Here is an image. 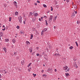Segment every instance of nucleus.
Here are the masks:
<instances>
[{
  "label": "nucleus",
  "instance_id": "obj_26",
  "mask_svg": "<svg viewBox=\"0 0 80 80\" xmlns=\"http://www.w3.org/2000/svg\"><path fill=\"white\" fill-rule=\"evenodd\" d=\"M9 22H10V21H11V20H12V17H9Z\"/></svg>",
  "mask_w": 80,
  "mask_h": 80
},
{
  "label": "nucleus",
  "instance_id": "obj_45",
  "mask_svg": "<svg viewBox=\"0 0 80 80\" xmlns=\"http://www.w3.org/2000/svg\"><path fill=\"white\" fill-rule=\"evenodd\" d=\"M50 13V11H48V12H47V13Z\"/></svg>",
  "mask_w": 80,
  "mask_h": 80
},
{
  "label": "nucleus",
  "instance_id": "obj_8",
  "mask_svg": "<svg viewBox=\"0 0 80 80\" xmlns=\"http://www.w3.org/2000/svg\"><path fill=\"white\" fill-rule=\"evenodd\" d=\"M25 61L24 60H22V61H21V63L22 65H24V63H25Z\"/></svg>",
  "mask_w": 80,
  "mask_h": 80
},
{
  "label": "nucleus",
  "instance_id": "obj_9",
  "mask_svg": "<svg viewBox=\"0 0 80 80\" xmlns=\"http://www.w3.org/2000/svg\"><path fill=\"white\" fill-rule=\"evenodd\" d=\"M57 16H56L55 17H54V22H55V21L56 20V19H57Z\"/></svg>",
  "mask_w": 80,
  "mask_h": 80
},
{
  "label": "nucleus",
  "instance_id": "obj_47",
  "mask_svg": "<svg viewBox=\"0 0 80 80\" xmlns=\"http://www.w3.org/2000/svg\"><path fill=\"white\" fill-rule=\"evenodd\" d=\"M37 56H39V54H38V53L37 54Z\"/></svg>",
  "mask_w": 80,
  "mask_h": 80
},
{
  "label": "nucleus",
  "instance_id": "obj_43",
  "mask_svg": "<svg viewBox=\"0 0 80 80\" xmlns=\"http://www.w3.org/2000/svg\"><path fill=\"white\" fill-rule=\"evenodd\" d=\"M24 24H25V21H23Z\"/></svg>",
  "mask_w": 80,
  "mask_h": 80
},
{
  "label": "nucleus",
  "instance_id": "obj_13",
  "mask_svg": "<svg viewBox=\"0 0 80 80\" xmlns=\"http://www.w3.org/2000/svg\"><path fill=\"white\" fill-rule=\"evenodd\" d=\"M29 51L30 52H31H31H32V48H30V49H29Z\"/></svg>",
  "mask_w": 80,
  "mask_h": 80
},
{
  "label": "nucleus",
  "instance_id": "obj_32",
  "mask_svg": "<svg viewBox=\"0 0 80 80\" xmlns=\"http://www.w3.org/2000/svg\"><path fill=\"white\" fill-rule=\"evenodd\" d=\"M74 67H76V68H77V64H76V65H75Z\"/></svg>",
  "mask_w": 80,
  "mask_h": 80
},
{
  "label": "nucleus",
  "instance_id": "obj_27",
  "mask_svg": "<svg viewBox=\"0 0 80 80\" xmlns=\"http://www.w3.org/2000/svg\"><path fill=\"white\" fill-rule=\"evenodd\" d=\"M3 49H4V51H5V52H6V51H7L6 48H4Z\"/></svg>",
  "mask_w": 80,
  "mask_h": 80
},
{
  "label": "nucleus",
  "instance_id": "obj_42",
  "mask_svg": "<svg viewBox=\"0 0 80 80\" xmlns=\"http://www.w3.org/2000/svg\"><path fill=\"white\" fill-rule=\"evenodd\" d=\"M69 0H66L67 2H69Z\"/></svg>",
  "mask_w": 80,
  "mask_h": 80
},
{
  "label": "nucleus",
  "instance_id": "obj_39",
  "mask_svg": "<svg viewBox=\"0 0 80 80\" xmlns=\"http://www.w3.org/2000/svg\"><path fill=\"white\" fill-rule=\"evenodd\" d=\"M20 33H23V32H22V31H21L20 32Z\"/></svg>",
  "mask_w": 80,
  "mask_h": 80
},
{
  "label": "nucleus",
  "instance_id": "obj_58",
  "mask_svg": "<svg viewBox=\"0 0 80 80\" xmlns=\"http://www.w3.org/2000/svg\"><path fill=\"white\" fill-rule=\"evenodd\" d=\"M28 72H30V71L29 69H28Z\"/></svg>",
  "mask_w": 80,
  "mask_h": 80
},
{
  "label": "nucleus",
  "instance_id": "obj_10",
  "mask_svg": "<svg viewBox=\"0 0 80 80\" xmlns=\"http://www.w3.org/2000/svg\"><path fill=\"white\" fill-rule=\"evenodd\" d=\"M14 6H17V2L14 1Z\"/></svg>",
  "mask_w": 80,
  "mask_h": 80
},
{
  "label": "nucleus",
  "instance_id": "obj_41",
  "mask_svg": "<svg viewBox=\"0 0 80 80\" xmlns=\"http://www.w3.org/2000/svg\"><path fill=\"white\" fill-rule=\"evenodd\" d=\"M54 71H55V72H57V69H54Z\"/></svg>",
  "mask_w": 80,
  "mask_h": 80
},
{
  "label": "nucleus",
  "instance_id": "obj_20",
  "mask_svg": "<svg viewBox=\"0 0 80 80\" xmlns=\"http://www.w3.org/2000/svg\"><path fill=\"white\" fill-rule=\"evenodd\" d=\"M8 39H5V42H8Z\"/></svg>",
  "mask_w": 80,
  "mask_h": 80
},
{
  "label": "nucleus",
  "instance_id": "obj_25",
  "mask_svg": "<svg viewBox=\"0 0 80 80\" xmlns=\"http://www.w3.org/2000/svg\"><path fill=\"white\" fill-rule=\"evenodd\" d=\"M31 64H32V63H30L28 66V67H29L31 65Z\"/></svg>",
  "mask_w": 80,
  "mask_h": 80
},
{
  "label": "nucleus",
  "instance_id": "obj_55",
  "mask_svg": "<svg viewBox=\"0 0 80 80\" xmlns=\"http://www.w3.org/2000/svg\"><path fill=\"white\" fill-rule=\"evenodd\" d=\"M41 18L42 20H43V17H41Z\"/></svg>",
  "mask_w": 80,
  "mask_h": 80
},
{
  "label": "nucleus",
  "instance_id": "obj_22",
  "mask_svg": "<svg viewBox=\"0 0 80 80\" xmlns=\"http://www.w3.org/2000/svg\"><path fill=\"white\" fill-rule=\"evenodd\" d=\"M43 7H45V8H47V5H46L45 4H43Z\"/></svg>",
  "mask_w": 80,
  "mask_h": 80
},
{
  "label": "nucleus",
  "instance_id": "obj_60",
  "mask_svg": "<svg viewBox=\"0 0 80 80\" xmlns=\"http://www.w3.org/2000/svg\"><path fill=\"white\" fill-rule=\"evenodd\" d=\"M7 72H5L4 73H5V74L7 73Z\"/></svg>",
  "mask_w": 80,
  "mask_h": 80
},
{
  "label": "nucleus",
  "instance_id": "obj_18",
  "mask_svg": "<svg viewBox=\"0 0 80 80\" xmlns=\"http://www.w3.org/2000/svg\"><path fill=\"white\" fill-rule=\"evenodd\" d=\"M73 48V47L72 46L69 47V49H70L71 50Z\"/></svg>",
  "mask_w": 80,
  "mask_h": 80
},
{
  "label": "nucleus",
  "instance_id": "obj_53",
  "mask_svg": "<svg viewBox=\"0 0 80 80\" xmlns=\"http://www.w3.org/2000/svg\"><path fill=\"white\" fill-rule=\"evenodd\" d=\"M14 54L17 55V52H14Z\"/></svg>",
  "mask_w": 80,
  "mask_h": 80
},
{
  "label": "nucleus",
  "instance_id": "obj_63",
  "mask_svg": "<svg viewBox=\"0 0 80 80\" xmlns=\"http://www.w3.org/2000/svg\"><path fill=\"white\" fill-rule=\"evenodd\" d=\"M16 35H18V34H17V33L16 34Z\"/></svg>",
  "mask_w": 80,
  "mask_h": 80
},
{
  "label": "nucleus",
  "instance_id": "obj_61",
  "mask_svg": "<svg viewBox=\"0 0 80 80\" xmlns=\"http://www.w3.org/2000/svg\"><path fill=\"white\" fill-rule=\"evenodd\" d=\"M28 2H30V0H28Z\"/></svg>",
  "mask_w": 80,
  "mask_h": 80
},
{
  "label": "nucleus",
  "instance_id": "obj_31",
  "mask_svg": "<svg viewBox=\"0 0 80 80\" xmlns=\"http://www.w3.org/2000/svg\"><path fill=\"white\" fill-rule=\"evenodd\" d=\"M32 21L33 22H35V19H32Z\"/></svg>",
  "mask_w": 80,
  "mask_h": 80
},
{
  "label": "nucleus",
  "instance_id": "obj_16",
  "mask_svg": "<svg viewBox=\"0 0 80 80\" xmlns=\"http://www.w3.org/2000/svg\"><path fill=\"white\" fill-rule=\"evenodd\" d=\"M16 59L17 60H19V57L18 56L16 58Z\"/></svg>",
  "mask_w": 80,
  "mask_h": 80
},
{
  "label": "nucleus",
  "instance_id": "obj_35",
  "mask_svg": "<svg viewBox=\"0 0 80 80\" xmlns=\"http://www.w3.org/2000/svg\"><path fill=\"white\" fill-rule=\"evenodd\" d=\"M30 15H32V14H33V13L32 12H30Z\"/></svg>",
  "mask_w": 80,
  "mask_h": 80
},
{
  "label": "nucleus",
  "instance_id": "obj_4",
  "mask_svg": "<svg viewBox=\"0 0 80 80\" xmlns=\"http://www.w3.org/2000/svg\"><path fill=\"white\" fill-rule=\"evenodd\" d=\"M48 70H49V71H51V72H50V73H52V72H53V70L52 69V68L50 69V68H49Z\"/></svg>",
  "mask_w": 80,
  "mask_h": 80
},
{
  "label": "nucleus",
  "instance_id": "obj_1",
  "mask_svg": "<svg viewBox=\"0 0 80 80\" xmlns=\"http://www.w3.org/2000/svg\"><path fill=\"white\" fill-rule=\"evenodd\" d=\"M18 19L19 22H20V23H22V18L21 17V16H20L18 18Z\"/></svg>",
  "mask_w": 80,
  "mask_h": 80
},
{
  "label": "nucleus",
  "instance_id": "obj_12",
  "mask_svg": "<svg viewBox=\"0 0 80 80\" xmlns=\"http://www.w3.org/2000/svg\"><path fill=\"white\" fill-rule=\"evenodd\" d=\"M45 22H46V26H48V23H47V20H45Z\"/></svg>",
  "mask_w": 80,
  "mask_h": 80
},
{
  "label": "nucleus",
  "instance_id": "obj_5",
  "mask_svg": "<svg viewBox=\"0 0 80 80\" xmlns=\"http://www.w3.org/2000/svg\"><path fill=\"white\" fill-rule=\"evenodd\" d=\"M67 68H68V67L67 66H65L64 67V70H67Z\"/></svg>",
  "mask_w": 80,
  "mask_h": 80
},
{
  "label": "nucleus",
  "instance_id": "obj_29",
  "mask_svg": "<svg viewBox=\"0 0 80 80\" xmlns=\"http://www.w3.org/2000/svg\"><path fill=\"white\" fill-rule=\"evenodd\" d=\"M77 24H79L80 23V21H78L77 22Z\"/></svg>",
  "mask_w": 80,
  "mask_h": 80
},
{
  "label": "nucleus",
  "instance_id": "obj_3",
  "mask_svg": "<svg viewBox=\"0 0 80 80\" xmlns=\"http://www.w3.org/2000/svg\"><path fill=\"white\" fill-rule=\"evenodd\" d=\"M44 58H45L46 60H48V56H47V55H45L44 56Z\"/></svg>",
  "mask_w": 80,
  "mask_h": 80
},
{
  "label": "nucleus",
  "instance_id": "obj_44",
  "mask_svg": "<svg viewBox=\"0 0 80 80\" xmlns=\"http://www.w3.org/2000/svg\"><path fill=\"white\" fill-rule=\"evenodd\" d=\"M36 75H37L36 74H35L34 75V77H35V76H36Z\"/></svg>",
  "mask_w": 80,
  "mask_h": 80
},
{
  "label": "nucleus",
  "instance_id": "obj_48",
  "mask_svg": "<svg viewBox=\"0 0 80 80\" xmlns=\"http://www.w3.org/2000/svg\"><path fill=\"white\" fill-rule=\"evenodd\" d=\"M0 78H2V75L0 74Z\"/></svg>",
  "mask_w": 80,
  "mask_h": 80
},
{
  "label": "nucleus",
  "instance_id": "obj_37",
  "mask_svg": "<svg viewBox=\"0 0 80 80\" xmlns=\"http://www.w3.org/2000/svg\"><path fill=\"white\" fill-rule=\"evenodd\" d=\"M69 70H70V68H68V70H67V71H68V72H69Z\"/></svg>",
  "mask_w": 80,
  "mask_h": 80
},
{
  "label": "nucleus",
  "instance_id": "obj_34",
  "mask_svg": "<svg viewBox=\"0 0 80 80\" xmlns=\"http://www.w3.org/2000/svg\"><path fill=\"white\" fill-rule=\"evenodd\" d=\"M40 1H39L38 0L37 1V3H40Z\"/></svg>",
  "mask_w": 80,
  "mask_h": 80
},
{
  "label": "nucleus",
  "instance_id": "obj_64",
  "mask_svg": "<svg viewBox=\"0 0 80 80\" xmlns=\"http://www.w3.org/2000/svg\"><path fill=\"white\" fill-rule=\"evenodd\" d=\"M43 66H44V67H45V64H43Z\"/></svg>",
  "mask_w": 80,
  "mask_h": 80
},
{
  "label": "nucleus",
  "instance_id": "obj_49",
  "mask_svg": "<svg viewBox=\"0 0 80 80\" xmlns=\"http://www.w3.org/2000/svg\"><path fill=\"white\" fill-rule=\"evenodd\" d=\"M43 72H44V71H43V70H42V71H41V72L42 73H43Z\"/></svg>",
  "mask_w": 80,
  "mask_h": 80
},
{
  "label": "nucleus",
  "instance_id": "obj_33",
  "mask_svg": "<svg viewBox=\"0 0 80 80\" xmlns=\"http://www.w3.org/2000/svg\"><path fill=\"white\" fill-rule=\"evenodd\" d=\"M17 28H18V29H19V28H20V27H19V26H17Z\"/></svg>",
  "mask_w": 80,
  "mask_h": 80
},
{
  "label": "nucleus",
  "instance_id": "obj_7",
  "mask_svg": "<svg viewBox=\"0 0 80 80\" xmlns=\"http://www.w3.org/2000/svg\"><path fill=\"white\" fill-rule=\"evenodd\" d=\"M12 41L13 43H15L16 42V40H15V39H13L12 40Z\"/></svg>",
  "mask_w": 80,
  "mask_h": 80
},
{
  "label": "nucleus",
  "instance_id": "obj_14",
  "mask_svg": "<svg viewBox=\"0 0 80 80\" xmlns=\"http://www.w3.org/2000/svg\"><path fill=\"white\" fill-rule=\"evenodd\" d=\"M0 35L1 36H3V33L2 32H0Z\"/></svg>",
  "mask_w": 80,
  "mask_h": 80
},
{
  "label": "nucleus",
  "instance_id": "obj_54",
  "mask_svg": "<svg viewBox=\"0 0 80 80\" xmlns=\"http://www.w3.org/2000/svg\"><path fill=\"white\" fill-rule=\"evenodd\" d=\"M54 29H55L56 28V27L55 26H54Z\"/></svg>",
  "mask_w": 80,
  "mask_h": 80
},
{
  "label": "nucleus",
  "instance_id": "obj_59",
  "mask_svg": "<svg viewBox=\"0 0 80 80\" xmlns=\"http://www.w3.org/2000/svg\"><path fill=\"white\" fill-rule=\"evenodd\" d=\"M37 49H38V47L37 48Z\"/></svg>",
  "mask_w": 80,
  "mask_h": 80
},
{
  "label": "nucleus",
  "instance_id": "obj_24",
  "mask_svg": "<svg viewBox=\"0 0 80 80\" xmlns=\"http://www.w3.org/2000/svg\"><path fill=\"white\" fill-rule=\"evenodd\" d=\"M15 15H18V12H15Z\"/></svg>",
  "mask_w": 80,
  "mask_h": 80
},
{
  "label": "nucleus",
  "instance_id": "obj_19",
  "mask_svg": "<svg viewBox=\"0 0 80 80\" xmlns=\"http://www.w3.org/2000/svg\"><path fill=\"white\" fill-rule=\"evenodd\" d=\"M31 37L30 38V39H32V38H33V34H31Z\"/></svg>",
  "mask_w": 80,
  "mask_h": 80
},
{
  "label": "nucleus",
  "instance_id": "obj_38",
  "mask_svg": "<svg viewBox=\"0 0 80 80\" xmlns=\"http://www.w3.org/2000/svg\"><path fill=\"white\" fill-rule=\"evenodd\" d=\"M2 30H3V31H5V28L2 29Z\"/></svg>",
  "mask_w": 80,
  "mask_h": 80
},
{
  "label": "nucleus",
  "instance_id": "obj_2",
  "mask_svg": "<svg viewBox=\"0 0 80 80\" xmlns=\"http://www.w3.org/2000/svg\"><path fill=\"white\" fill-rule=\"evenodd\" d=\"M52 18H53V16L51 15L49 18V21H50V22H52Z\"/></svg>",
  "mask_w": 80,
  "mask_h": 80
},
{
  "label": "nucleus",
  "instance_id": "obj_17",
  "mask_svg": "<svg viewBox=\"0 0 80 80\" xmlns=\"http://www.w3.org/2000/svg\"><path fill=\"white\" fill-rule=\"evenodd\" d=\"M75 16V13L73 12L72 15V17H74Z\"/></svg>",
  "mask_w": 80,
  "mask_h": 80
},
{
  "label": "nucleus",
  "instance_id": "obj_57",
  "mask_svg": "<svg viewBox=\"0 0 80 80\" xmlns=\"http://www.w3.org/2000/svg\"><path fill=\"white\" fill-rule=\"evenodd\" d=\"M2 27H3V28H4V27H5V26H4V25H3V26H2Z\"/></svg>",
  "mask_w": 80,
  "mask_h": 80
},
{
  "label": "nucleus",
  "instance_id": "obj_21",
  "mask_svg": "<svg viewBox=\"0 0 80 80\" xmlns=\"http://www.w3.org/2000/svg\"><path fill=\"white\" fill-rule=\"evenodd\" d=\"M47 28H45L44 29V30L43 31H44V32H46V31H47Z\"/></svg>",
  "mask_w": 80,
  "mask_h": 80
},
{
  "label": "nucleus",
  "instance_id": "obj_30",
  "mask_svg": "<svg viewBox=\"0 0 80 80\" xmlns=\"http://www.w3.org/2000/svg\"><path fill=\"white\" fill-rule=\"evenodd\" d=\"M26 43H27V44H28V43L29 44H30V42H29L27 41V42H26Z\"/></svg>",
  "mask_w": 80,
  "mask_h": 80
},
{
  "label": "nucleus",
  "instance_id": "obj_11",
  "mask_svg": "<svg viewBox=\"0 0 80 80\" xmlns=\"http://www.w3.org/2000/svg\"><path fill=\"white\" fill-rule=\"evenodd\" d=\"M38 14L37 13H36L34 15V17H37V16H38Z\"/></svg>",
  "mask_w": 80,
  "mask_h": 80
},
{
  "label": "nucleus",
  "instance_id": "obj_23",
  "mask_svg": "<svg viewBox=\"0 0 80 80\" xmlns=\"http://www.w3.org/2000/svg\"><path fill=\"white\" fill-rule=\"evenodd\" d=\"M76 43V44L77 46V47H78V43H77V41H76L75 42Z\"/></svg>",
  "mask_w": 80,
  "mask_h": 80
},
{
  "label": "nucleus",
  "instance_id": "obj_28",
  "mask_svg": "<svg viewBox=\"0 0 80 80\" xmlns=\"http://www.w3.org/2000/svg\"><path fill=\"white\" fill-rule=\"evenodd\" d=\"M51 11H53V8L51 7Z\"/></svg>",
  "mask_w": 80,
  "mask_h": 80
},
{
  "label": "nucleus",
  "instance_id": "obj_50",
  "mask_svg": "<svg viewBox=\"0 0 80 80\" xmlns=\"http://www.w3.org/2000/svg\"><path fill=\"white\" fill-rule=\"evenodd\" d=\"M75 13L77 14V12L75 11Z\"/></svg>",
  "mask_w": 80,
  "mask_h": 80
},
{
  "label": "nucleus",
  "instance_id": "obj_40",
  "mask_svg": "<svg viewBox=\"0 0 80 80\" xmlns=\"http://www.w3.org/2000/svg\"><path fill=\"white\" fill-rule=\"evenodd\" d=\"M43 32H44V31L43 30L41 32V34H43Z\"/></svg>",
  "mask_w": 80,
  "mask_h": 80
},
{
  "label": "nucleus",
  "instance_id": "obj_62",
  "mask_svg": "<svg viewBox=\"0 0 80 80\" xmlns=\"http://www.w3.org/2000/svg\"><path fill=\"white\" fill-rule=\"evenodd\" d=\"M32 75H33V76H34V75H35V74H34V73H33V74H32Z\"/></svg>",
  "mask_w": 80,
  "mask_h": 80
},
{
  "label": "nucleus",
  "instance_id": "obj_46",
  "mask_svg": "<svg viewBox=\"0 0 80 80\" xmlns=\"http://www.w3.org/2000/svg\"><path fill=\"white\" fill-rule=\"evenodd\" d=\"M46 75H45V74H43V75H42V76H43V77H45V76Z\"/></svg>",
  "mask_w": 80,
  "mask_h": 80
},
{
  "label": "nucleus",
  "instance_id": "obj_36",
  "mask_svg": "<svg viewBox=\"0 0 80 80\" xmlns=\"http://www.w3.org/2000/svg\"><path fill=\"white\" fill-rule=\"evenodd\" d=\"M43 17H44V18H46L47 17V16H44Z\"/></svg>",
  "mask_w": 80,
  "mask_h": 80
},
{
  "label": "nucleus",
  "instance_id": "obj_51",
  "mask_svg": "<svg viewBox=\"0 0 80 80\" xmlns=\"http://www.w3.org/2000/svg\"><path fill=\"white\" fill-rule=\"evenodd\" d=\"M35 5H37V3H35Z\"/></svg>",
  "mask_w": 80,
  "mask_h": 80
},
{
  "label": "nucleus",
  "instance_id": "obj_15",
  "mask_svg": "<svg viewBox=\"0 0 80 80\" xmlns=\"http://www.w3.org/2000/svg\"><path fill=\"white\" fill-rule=\"evenodd\" d=\"M65 75H66V76H70V74H69L68 73H66Z\"/></svg>",
  "mask_w": 80,
  "mask_h": 80
},
{
  "label": "nucleus",
  "instance_id": "obj_56",
  "mask_svg": "<svg viewBox=\"0 0 80 80\" xmlns=\"http://www.w3.org/2000/svg\"><path fill=\"white\" fill-rule=\"evenodd\" d=\"M7 4H9V2H7Z\"/></svg>",
  "mask_w": 80,
  "mask_h": 80
},
{
  "label": "nucleus",
  "instance_id": "obj_52",
  "mask_svg": "<svg viewBox=\"0 0 80 80\" xmlns=\"http://www.w3.org/2000/svg\"><path fill=\"white\" fill-rule=\"evenodd\" d=\"M39 21H41V18H39Z\"/></svg>",
  "mask_w": 80,
  "mask_h": 80
},
{
  "label": "nucleus",
  "instance_id": "obj_6",
  "mask_svg": "<svg viewBox=\"0 0 80 80\" xmlns=\"http://www.w3.org/2000/svg\"><path fill=\"white\" fill-rule=\"evenodd\" d=\"M59 55V56H60V55H59L58 53L54 54V56H56V57H58V56Z\"/></svg>",
  "mask_w": 80,
  "mask_h": 80
}]
</instances>
